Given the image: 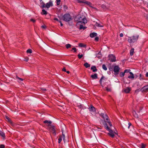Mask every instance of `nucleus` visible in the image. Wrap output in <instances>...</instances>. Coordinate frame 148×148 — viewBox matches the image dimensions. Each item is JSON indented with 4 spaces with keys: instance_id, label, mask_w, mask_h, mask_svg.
<instances>
[{
    "instance_id": "nucleus-1",
    "label": "nucleus",
    "mask_w": 148,
    "mask_h": 148,
    "mask_svg": "<svg viewBox=\"0 0 148 148\" xmlns=\"http://www.w3.org/2000/svg\"><path fill=\"white\" fill-rule=\"evenodd\" d=\"M75 21L77 22L76 26H77L80 23H82L85 24L87 23V20L85 16L80 14L78 15L75 18Z\"/></svg>"
},
{
    "instance_id": "nucleus-2",
    "label": "nucleus",
    "mask_w": 148,
    "mask_h": 148,
    "mask_svg": "<svg viewBox=\"0 0 148 148\" xmlns=\"http://www.w3.org/2000/svg\"><path fill=\"white\" fill-rule=\"evenodd\" d=\"M77 2L78 3H85L88 5L91 8L97 11H101L102 10L100 9V8L97 9L96 8L93 7L91 5L92 3L89 1H86L85 0H77Z\"/></svg>"
},
{
    "instance_id": "nucleus-3",
    "label": "nucleus",
    "mask_w": 148,
    "mask_h": 148,
    "mask_svg": "<svg viewBox=\"0 0 148 148\" xmlns=\"http://www.w3.org/2000/svg\"><path fill=\"white\" fill-rule=\"evenodd\" d=\"M100 115L104 120V122L108 123L109 124L110 126V127L112 126V125L111 123V122L109 121L107 115L102 113H101Z\"/></svg>"
},
{
    "instance_id": "nucleus-4",
    "label": "nucleus",
    "mask_w": 148,
    "mask_h": 148,
    "mask_svg": "<svg viewBox=\"0 0 148 148\" xmlns=\"http://www.w3.org/2000/svg\"><path fill=\"white\" fill-rule=\"evenodd\" d=\"M63 20L66 22H69L72 20V16L68 13L65 14L63 16Z\"/></svg>"
},
{
    "instance_id": "nucleus-5",
    "label": "nucleus",
    "mask_w": 148,
    "mask_h": 148,
    "mask_svg": "<svg viewBox=\"0 0 148 148\" xmlns=\"http://www.w3.org/2000/svg\"><path fill=\"white\" fill-rule=\"evenodd\" d=\"M139 36H133L131 37H128V42L130 43H134L137 41L138 38Z\"/></svg>"
},
{
    "instance_id": "nucleus-6",
    "label": "nucleus",
    "mask_w": 148,
    "mask_h": 148,
    "mask_svg": "<svg viewBox=\"0 0 148 148\" xmlns=\"http://www.w3.org/2000/svg\"><path fill=\"white\" fill-rule=\"evenodd\" d=\"M47 129L50 132H51L55 136H56V129L55 127L52 125L50 127H49L48 128H47Z\"/></svg>"
},
{
    "instance_id": "nucleus-7",
    "label": "nucleus",
    "mask_w": 148,
    "mask_h": 148,
    "mask_svg": "<svg viewBox=\"0 0 148 148\" xmlns=\"http://www.w3.org/2000/svg\"><path fill=\"white\" fill-rule=\"evenodd\" d=\"M120 69L119 66L118 65L114 66L113 68V71L114 72V75H116L118 74L119 73Z\"/></svg>"
},
{
    "instance_id": "nucleus-8",
    "label": "nucleus",
    "mask_w": 148,
    "mask_h": 148,
    "mask_svg": "<svg viewBox=\"0 0 148 148\" xmlns=\"http://www.w3.org/2000/svg\"><path fill=\"white\" fill-rule=\"evenodd\" d=\"M62 138L63 139L64 142L65 143V136L64 134H63V132H62V135H60L59 136V138L58 139V143H60L61 141L62 140Z\"/></svg>"
},
{
    "instance_id": "nucleus-9",
    "label": "nucleus",
    "mask_w": 148,
    "mask_h": 148,
    "mask_svg": "<svg viewBox=\"0 0 148 148\" xmlns=\"http://www.w3.org/2000/svg\"><path fill=\"white\" fill-rule=\"evenodd\" d=\"M108 60H110V61L112 62L116 61V57L114 55L110 54L108 56Z\"/></svg>"
},
{
    "instance_id": "nucleus-10",
    "label": "nucleus",
    "mask_w": 148,
    "mask_h": 148,
    "mask_svg": "<svg viewBox=\"0 0 148 148\" xmlns=\"http://www.w3.org/2000/svg\"><path fill=\"white\" fill-rule=\"evenodd\" d=\"M98 6H100L101 7V9H102L104 10H106L109 9L110 8V6H108V5H106L103 4L100 5H99Z\"/></svg>"
},
{
    "instance_id": "nucleus-11",
    "label": "nucleus",
    "mask_w": 148,
    "mask_h": 148,
    "mask_svg": "<svg viewBox=\"0 0 148 148\" xmlns=\"http://www.w3.org/2000/svg\"><path fill=\"white\" fill-rule=\"evenodd\" d=\"M43 123H47L46 125L47 126V128H48L49 127H50V126H51L52 125H50L52 123V121H50L45 120L43 121Z\"/></svg>"
},
{
    "instance_id": "nucleus-12",
    "label": "nucleus",
    "mask_w": 148,
    "mask_h": 148,
    "mask_svg": "<svg viewBox=\"0 0 148 148\" xmlns=\"http://www.w3.org/2000/svg\"><path fill=\"white\" fill-rule=\"evenodd\" d=\"M140 90L142 92H148V87L147 86H145L142 88Z\"/></svg>"
},
{
    "instance_id": "nucleus-13",
    "label": "nucleus",
    "mask_w": 148,
    "mask_h": 148,
    "mask_svg": "<svg viewBox=\"0 0 148 148\" xmlns=\"http://www.w3.org/2000/svg\"><path fill=\"white\" fill-rule=\"evenodd\" d=\"M108 130L109 131V133H108V134L111 137L113 138L114 136V135L113 133V131L110 129L109 130Z\"/></svg>"
},
{
    "instance_id": "nucleus-14",
    "label": "nucleus",
    "mask_w": 148,
    "mask_h": 148,
    "mask_svg": "<svg viewBox=\"0 0 148 148\" xmlns=\"http://www.w3.org/2000/svg\"><path fill=\"white\" fill-rule=\"evenodd\" d=\"M53 5L52 1H50L49 2L47 3L45 7L49 8L51 6H52Z\"/></svg>"
},
{
    "instance_id": "nucleus-15",
    "label": "nucleus",
    "mask_w": 148,
    "mask_h": 148,
    "mask_svg": "<svg viewBox=\"0 0 148 148\" xmlns=\"http://www.w3.org/2000/svg\"><path fill=\"white\" fill-rule=\"evenodd\" d=\"M89 110L90 111L94 112L95 111V108L92 106H91L89 108Z\"/></svg>"
},
{
    "instance_id": "nucleus-16",
    "label": "nucleus",
    "mask_w": 148,
    "mask_h": 148,
    "mask_svg": "<svg viewBox=\"0 0 148 148\" xmlns=\"http://www.w3.org/2000/svg\"><path fill=\"white\" fill-rule=\"evenodd\" d=\"M130 90L131 88L129 87H127L125 89H124V91L126 93H129Z\"/></svg>"
},
{
    "instance_id": "nucleus-17",
    "label": "nucleus",
    "mask_w": 148,
    "mask_h": 148,
    "mask_svg": "<svg viewBox=\"0 0 148 148\" xmlns=\"http://www.w3.org/2000/svg\"><path fill=\"white\" fill-rule=\"evenodd\" d=\"M130 75H129L128 78L129 79H132L134 78V74L132 72H130Z\"/></svg>"
},
{
    "instance_id": "nucleus-18",
    "label": "nucleus",
    "mask_w": 148,
    "mask_h": 148,
    "mask_svg": "<svg viewBox=\"0 0 148 148\" xmlns=\"http://www.w3.org/2000/svg\"><path fill=\"white\" fill-rule=\"evenodd\" d=\"M97 36V33L95 32H93L91 33L90 34V36L91 38H93Z\"/></svg>"
},
{
    "instance_id": "nucleus-19",
    "label": "nucleus",
    "mask_w": 148,
    "mask_h": 148,
    "mask_svg": "<svg viewBox=\"0 0 148 148\" xmlns=\"http://www.w3.org/2000/svg\"><path fill=\"white\" fill-rule=\"evenodd\" d=\"M78 25H79V29L81 30L83 29L84 30L87 28L86 27L83 26V25H82V23H80V24H79Z\"/></svg>"
},
{
    "instance_id": "nucleus-20",
    "label": "nucleus",
    "mask_w": 148,
    "mask_h": 148,
    "mask_svg": "<svg viewBox=\"0 0 148 148\" xmlns=\"http://www.w3.org/2000/svg\"><path fill=\"white\" fill-rule=\"evenodd\" d=\"M91 69L92 70V71L93 72H95L97 70V69L96 68V66H92L91 68Z\"/></svg>"
},
{
    "instance_id": "nucleus-21",
    "label": "nucleus",
    "mask_w": 148,
    "mask_h": 148,
    "mask_svg": "<svg viewBox=\"0 0 148 148\" xmlns=\"http://www.w3.org/2000/svg\"><path fill=\"white\" fill-rule=\"evenodd\" d=\"M91 77L93 79H97V73H95L93 75H91Z\"/></svg>"
},
{
    "instance_id": "nucleus-22",
    "label": "nucleus",
    "mask_w": 148,
    "mask_h": 148,
    "mask_svg": "<svg viewBox=\"0 0 148 148\" xmlns=\"http://www.w3.org/2000/svg\"><path fill=\"white\" fill-rule=\"evenodd\" d=\"M103 125L105 128L107 130H109L110 129V128L108 127V126L107 124L106 123V122H105V123H104Z\"/></svg>"
},
{
    "instance_id": "nucleus-23",
    "label": "nucleus",
    "mask_w": 148,
    "mask_h": 148,
    "mask_svg": "<svg viewBox=\"0 0 148 148\" xmlns=\"http://www.w3.org/2000/svg\"><path fill=\"white\" fill-rule=\"evenodd\" d=\"M84 66L86 68H88L90 67V65L87 62H86L84 64Z\"/></svg>"
},
{
    "instance_id": "nucleus-24",
    "label": "nucleus",
    "mask_w": 148,
    "mask_h": 148,
    "mask_svg": "<svg viewBox=\"0 0 148 148\" xmlns=\"http://www.w3.org/2000/svg\"><path fill=\"white\" fill-rule=\"evenodd\" d=\"M40 4L42 5L41 6V8L43 9L44 8H45L46 5L43 2H42Z\"/></svg>"
},
{
    "instance_id": "nucleus-25",
    "label": "nucleus",
    "mask_w": 148,
    "mask_h": 148,
    "mask_svg": "<svg viewBox=\"0 0 148 148\" xmlns=\"http://www.w3.org/2000/svg\"><path fill=\"white\" fill-rule=\"evenodd\" d=\"M41 14L42 15H46L47 14V11L44 9H43L42 10V12H41Z\"/></svg>"
},
{
    "instance_id": "nucleus-26",
    "label": "nucleus",
    "mask_w": 148,
    "mask_h": 148,
    "mask_svg": "<svg viewBox=\"0 0 148 148\" xmlns=\"http://www.w3.org/2000/svg\"><path fill=\"white\" fill-rule=\"evenodd\" d=\"M0 135L2 137L4 138L5 137V134L2 131L0 130Z\"/></svg>"
},
{
    "instance_id": "nucleus-27",
    "label": "nucleus",
    "mask_w": 148,
    "mask_h": 148,
    "mask_svg": "<svg viewBox=\"0 0 148 148\" xmlns=\"http://www.w3.org/2000/svg\"><path fill=\"white\" fill-rule=\"evenodd\" d=\"M134 48H132L131 49L130 51V55L131 56L133 55L134 54Z\"/></svg>"
},
{
    "instance_id": "nucleus-28",
    "label": "nucleus",
    "mask_w": 148,
    "mask_h": 148,
    "mask_svg": "<svg viewBox=\"0 0 148 148\" xmlns=\"http://www.w3.org/2000/svg\"><path fill=\"white\" fill-rule=\"evenodd\" d=\"M133 114H134V116L136 118H138V114L136 113L135 111H134L133 112Z\"/></svg>"
},
{
    "instance_id": "nucleus-29",
    "label": "nucleus",
    "mask_w": 148,
    "mask_h": 148,
    "mask_svg": "<svg viewBox=\"0 0 148 148\" xmlns=\"http://www.w3.org/2000/svg\"><path fill=\"white\" fill-rule=\"evenodd\" d=\"M95 25L96 26L98 27H103V26L97 23V22H96V23Z\"/></svg>"
},
{
    "instance_id": "nucleus-30",
    "label": "nucleus",
    "mask_w": 148,
    "mask_h": 148,
    "mask_svg": "<svg viewBox=\"0 0 148 148\" xmlns=\"http://www.w3.org/2000/svg\"><path fill=\"white\" fill-rule=\"evenodd\" d=\"M102 67L103 69H104V70L106 71L107 70V68L105 64H103L102 65Z\"/></svg>"
},
{
    "instance_id": "nucleus-31",
    "label": "nucleus",
    "mask_w": 148,
    "mask_h": 148,
    "mask_svg": "<svg viewBox=\"0 0 148 148\" xmlns=\"http://www.w3.org/2000/svg\"><path fill=\"white\" fill-rule=\"evenodd\" d=\"M79 46L81 47H85L86 46V45H84L82 43H80L79 44Z\"/></svg>"
},
{
    "instance_id": "nucleus-32",
    "label": "nucleus",
    "mask_w": 148,
    "mask_h": 148,
    "mask_svg": "<svg viewBox=\"0 0 148 148\" xmlns=\"http://www.w3.org/2000/svg\"><path fill=\"white\" fill-rule=\"evenodd\" d=\"M125 73L124 72H121L120 73L119 75L121 77H123L125 75Z\"/></svg>"
},
{
    "instance_id": "nucleus-33",
    "label": "nucleus",
    "mask_w": 148,
    "mask_h": 148,
    "mask_svg": "<svg viewBox=\"0 0 148 148\" xmlns=\"http://www.w3.org/2000/svg\"><path fill=\"white\" fill-rule=\"evenodd\" d=\"M104 78H105V77L104 76H102V77H101V78L100 79L99 82L101 84L102 81V79H103Z\"/></svg>"
},
{
    "instance_id": "nucleus-34",
    "label": "nucleus",
    "mask_w": 148,
    "mask_h": 148,
    "mask_svg": "<svg viewBox=\"0 0 148 148\" xmlns=\"http://www.w3.org/2000/svg\"><path fill=\"white\" fill-rule=\"evenodd\" d=\"M71 45L70 44H67L66 45V47L67 49H68L71 47Z\"/></svg>"
},
{
    "instance_id": "nucleus-35",
    "label": "nucleus",
    "mask_w": 148,
    "mask_h": 148,
    "mask_svg": "<svg viewBox=\"0 0 148 148\" xmlns=\"http://www.w3.org/2000/svg\"><path fill=\"white\" fill-rule=\"evenodd\" d=\"M27 52L28 53H31L32 52V50L31 49H28L27 50Z\"/></svg>"
},
{
    "instance_id": "nucleus-36",
    "label": "nucleus",
    "mask_w": 148,
    "mask_h": 148,
    "mask_svg": "<svg viewBox=\"0 0 148 148\" xmlns=\"http://www.w3.org/2000/svg\"><path fill=\"white\" fill-rule=\"evenodd\" d=\"M130 69H125L124 70V73H130Z\"/></svg>"
},
{
    "instance_id": "nucleus-37",
    "label": "nucleus",
    "mask_w": 148,
    "mask_h": 148,
    "mask_svg": "<svg viewBox=\"0 0 148 148\" xmlns=\"http://www.w3.org/2000/svg\"><path fill=\"white\" fill-rule=\"evenodd\" d=\"M146 145L143 143H142L141 145L140 148H145Z\"/></svg>"
},
{
    "instance_id": "nucleus-38",
    "label": "nucleus",
    "mask_w": 148,
    "mask_h": 148,
    "mask_svg": "<svg viewBox=\"0 0 148 148\" xmlns=\"http://www.w3.org/2000/svg\"><path fill=\"white\" fill-rule=\"evenodd\" d=\"M57 2V5H59L60 4V2L61 1L60 0H56Z\"/></svg>"
},
{
    "instance_id": "nucleus-39",
    "label": "nucleus",
    "mask_w": 148,
    "mask_h": 148,
    "mask_svg": "<svg viewBox=\"0 0 148 148\" xmlns=\"http://www.w3.org/2000/svg\"><path fill=\"white\" fill-rule=\"evenodd\" d=\"M143 76L141 74H140V77H139V79L140 80H142L143 79Z\"/></svg>"
},
{
    "instance_id": "nucleus-40",
    "label": "nucleus",
    "mask_w": 148,
    "mask_h": 148,
    "mask_svg": "<svg viewBox=\"0 0 148 148\" xmlns=\"http://www.w3.org/2000/svg\"><path fill=\"white\" fill-rule=\"evenodd\" d=\"M73 50L74 51V52H76L77 51V49L75 47H73L72 48V49L71 50V51H72Z\"/></svg>"
},
{
    "instance_id": "nucleus-41",
    "label": "nucleus",
    "mask_w": 148,
    "mask_h": 148,
    "mask_svg": "<svg viewBox=\"0 0 148 148\" xmlns=\"http://www.w3.org/2000/svg\"><path fill=\"white\" fill-rule=\"evenodd\" d=\"M77 56L79 59H81L83 56V54L80 55V54H78Z\"/></svg>"
},
{
    "instance_id": "nucleus-42",
    "label": "nucleus",
    "mask_w": 148,
    "mask_h": 148,
    "mask_svg": "<svg viewBox=\"0 0 148 148\" xmlns=\"http://www.w3.org/2000/svg\"><path fill=\"white\" fill-rule=\"evenodd\" d=\"M5 118H6V119H7L8 120L9 122H11V120L7 116H6Z\"/></svg>"
},
{
    "instance_id": "nucleus-43",
    "label": "nucleus",
    "mask_w": 148,
    "mask_h": 148,
    "mask_svg": "<svg viewBox=\"0 0 148 148\" xmlns=\"http://www.w3.org/2000/svg\"><path fill=\"white\" fill-rule=\"evenodd\" d=\"M5 146L4 145L1 144L0 145V148H4Z\"/></svg>"
},
{
    "instance_id": "nucleus-44",
    "label": "nucleus",
    "mask_w": 148,
    "mask_h": 148,
    "mask_svg": "<svg viewBox=\"0 0 148 148\" xmlns=\"http://www.w3.org/2000/svg\"><path fill=\"white\" fill-rule=\"evenodd\" d=\"M16 77L17 79H19L21 81H23V79H22V78H19L18 77V76H16Z\"/></svg>"
},
{
    "instance_id": "nucleus-45",
    "label": "nucleus",
    "mask_w": 148,
    "mask_h": 148,
    "mask_svg": "<svg viewBox=\"0 0 148 148\" xmlns=\"http://www.w3.org/2000/svg\"><path fill=\"white\" fill-rule=\"evenodd\" d=\"M29 58L28 57H26L24 59V61L27 62L29 60Z\"/></svg>"
},
{
    "instance_id": "nucleus-46",
    "label": "nucleus",
    "mask_w": 148,
    "mask_h": 148,
    "mask_svg": "<svg viewBox=\"0 0 148 148\" xmlns=\"http://www.w3.org/2000/svg\"><path fill=\"white\" fill-rule=\"evenodd\" d=\"M99 39V37H96L95 39V40L97 41H98Z\"/></svg>"
},
{
    "instance_id": "nucleus-47",
    "label": "nucleus",
    "mask_w": 148,
    "mask_h": 148,
    "mask_svg": "<svg viewBox=\"0 0 148 148\" xmlns=\"http://www.w3.org/2000/svg\"><path fill=\"white\" fill-rule=\"evenodd\" d=\"M106 90L108 91H111V89L110 88H108L107 87H106Z\"/></svg>"
},
{
    "instance_id": "nucleus-48",
    "label": "nucleus",
    "mask_w": 148,
    "mask_h": 148,
    "mask_svg": "<svg viewBox=\"0 0 148 148\" xmlns=\"http://www.w3.org/2000/svg\"><path fill=\"white\" fill-rule=\"evenodd\" d=\"M30 21L32 22L33 23H35L36 22V20L33 19H30Z\"/></svg>"
},
{
    "instance_id": "nucleus-49",
    "label": "nucleus",
    "mask_w": 148,
    "mask_h": 148,
    "mask_svg": "<svg viewBox=\"0 0 148 148\" xmlns=\"http://www.w3.org/2000/svg\"><path fill=\"white\" fill-rule=\"evenodd\" d=\"M79 108L81 109H82L83 108V106L82 105H80L78 106Z\"/></svg>"
},
{
    "instance_id": "nucleus-50",
    "label": "nucleus",
    "mask_w": 148,
    "mask_h": 148,
    "mask_svg": "<svg viewBox=\"0 0 148 148\" xmlns=\"http://www.w3.org/2000/svg\"><path fill=\"white\" fill-rule=\"evenodd\" d=\"M54 20H56L57 21H58L59 22V20L58 19V18H54Z\"/></svg>"
},
{
    "instance_id": "nucleus-51",
    "label": "nucleus",
    "mask_w": 148,
    "mask_h": 148,
    "mask_svg": "<svg viewBox=\"0 0 148 148\" xmlns=\"http://www.w3.org/2000/svg\"><path fill=\"white\" fill-rule=\"evenodd\" d=\"M123 33H121V34H120V37H123Z\"/></svg>"
},
{
    "instance_id": "nucleus-52",
    "label": "nucleus",
    "mask_w": 148,
    "mask_h": 148,
    "mask_svg": "<svg viewBox=\"0 0 148 148\" xmlns=\"http://www.w3.org/2000/svg\"><path fill=\"white\" fill-rule=\"evenodd\" d=\"M41 27L42 28L45 29L46 28V26L45 25H43L41 26Z\"/></svg>"
},
{
    "instance_id": "nucleus-53",
    "label": "nucleus",
    "mask_w": 148,
    "mask_h": 148,
    "mask_svg": "<svg viewBox=\"0 0 148 148\" xmlns=\"http://www.w3.org/2000/svg\"><path fill=\"white\" fill-rule=\"evenodd\" d=\"M109 70L110 71H112L113 70V68L111 67H110L109 68Z\"/></svg>"
},
{
    "instance_id": "nucleus-54",
    "label": "nucleus",
    "mask_w": 148,
    "mask_h": 148,
    "mask_svg": "<svg viewBox=\"0 0 148 148\" xmlns=\"http://www.w3.org/2000/svg\"><path fill=\"white\" fill-rule=\"evenodd\" d=\"M62 71H64V72H66V69H65V68H63V69H62Z\"/></svg>"
},
{
    "instance_id": "nucleus-55",
    "label": "nucleus",
    "mask_w": 148,
    "mask_h": 148,
    "mask_svg": "<svg viewBox=\"0 0 148 148\" xmlns=\"http://www.w3.org/2000/svg\"><path fill=\"white\" fill-rule=\"evenodd\" d=\"M60 23V25L61 26H63V24L62 23V22L61 21H59V22Z\"/></svg>"
},
{
    "instance_id": "nucleus-56",
    "label": "nucleus",
    "mask_w": 148,
    "mask_h": 148,
    "mask_svg": "<svg viewBox=\"0 0 148 148\" xmlns=\"http://www.w3.org/2000/svg\"><path fill=\"white\" fill-rule=\"evenodd\" d=\"M139 91V90H136L135 91V92L138 93Z\"/></svg>"
},
{
    "instance_id": "nucleus-57",
    "label": "nucleus",
    "mask_w": 148,
    "mask_h": 148,
    "mask_svg": "<svg viewBox=\"0 0 148 148\" xmlns=\"http://www.w3.org/2000/svg\"><path fill=\"white\" fill-rule=\"evenodd\" d=\"M145 76L146 77H148V72L146 73L145 74Z\"/></svg>"
},
{
    "instance_id": "nucleus-58",
    "label": "nucleus",
    "mask_w": 148,
    "mask_h": 148,
    "mask_svg": "<svg viewBox=\"0 0 148 148\" xmlns=\"http://www.w3.org/2000/svg\"><path fill=\"white\" fill-rule=\"evenodd\" d=\"M134 78H137L138 77V75H135L134 76Z\"/></svg>"
},
{
    "instance_id": "nucleus-59",
    "label": "nucleus",
    "mask_w": 148,
    "mask_h": 148,
    "mask_svg": "<svg viewBox=\"0 0 148 148\" xmlns=\"http://www.w3.org/2000/svg\"><path fill=\"white\" fill-rule=\"evenodd\" d=\"M42 90L43 91H45L46 90V89L45 88H42Z\"/></svg>"
},
{
    "instance_id": "nucleus-60",
    "label": "nucleus",
    "mask_w": 148,
    "mask_h": 148,
    "mask_svg": "<svg viewBox=\"0 0 148 148\" xmlns=\"http://www.w3.org/2000/svg\"><path fill=\"white\" fill-rule=\"evenodd\" d=\"M128 126H131L132 125V124L131 123H130V122H129L128 123Z\"/></svg>"
},
{
    "instance_id": "nucleus-61",
    "label": "nucleus",
    "mask_w": 148,
    "mask_h": 148,
    "mask_svg": "<svg viewBox=\"0 0 148 148\" xmlns=\"http://www.w3.org/2000/svg\"><path fill=\"white\" fill-rule=\"evenodd\" d=\"M66 72L68 74H69V73H70V72L69 71H66Z\"/></svg>"
},
{
    "instance_id": "nucleus-62",
    "label": "nucleus",
    "mask_w": 148,
    "mask_h": 148,
    "mask_svg": "<svg viewBox=\"0 0 148 148\" xmlns=\"http://www.w3.org/2000/svg\"><path fill=\"white\" fill-rule=\"evenodd\" d=\"M130 127V126H128V127H127L129 129Z\"/></svg>"
}]
</instances>
